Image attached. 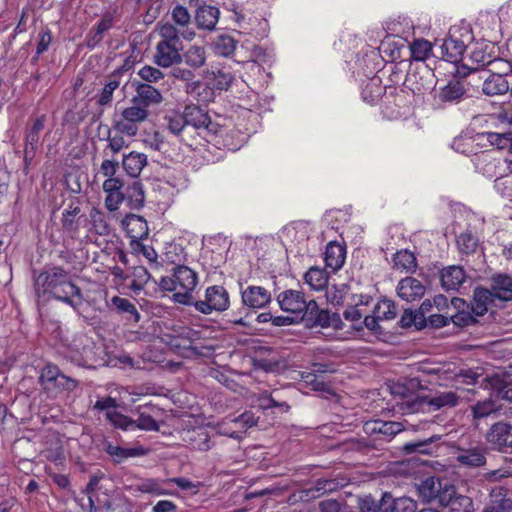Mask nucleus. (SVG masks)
<instances>
[{
	"instance_id": "obj_1",
	"label": "nucleus",
	"mask_w": 512,
	"mask_h": 512,
	"mask_svg": "<svg viewBox=\"0 0 512 512\" xmlns=\"http://www.w3.org/2000/svg\"><path fill=\"white\" fill-rule=\"evenodd\" d=\"M35 289L39 297L49 294L75 311L85 301L81 288L71 280L69 271L61 266H50L43 270L35 279Z\"/></svg>"
},
{
	"instance_id": "obj_2",
	"label": "nucleus",
	"mask_w": 512,
	"mask_h": 512,
	"mask_svg": "<svg viewBox=\"0 0 512 512\" xmlns=\"http://www.w3.org/2000/svg\"><path fill=\"white\" fill-rule=\"evenodd\" d=\"M197 273L185 265H178L173 268L172 277H162L159 286L165 291H175L173 299L183 305H192V292L197 286Z\"/></svg>"
},
{
	"instance_id": "obj_3",
	"label": "nucleus",
	"mask_w": 512,
	"mask_h": 512,
	"mask_svg": "<svg viewBox=\"0 0 512 512\" xmlns=\"http://www.w3.org/2000/svg\"><path fill=\"white\" fill-rule=\"evenodd\" d=\"M487 445L494 451L507 453L512 451V424L500 420L488 428L484 435Z\"/></svg>"
},
{
	"instance_id": "obj_4",
	"label": "nucleus",
	"mask_w": 512,
	"mask_h": 512,
	"mask_svg": "<svg viewBox=\"0 0 512 512\" xmlns=\"http://www.w3.org/2000/svg\"><path fill=\"white\" fill-rule=\"evenodd\" d=\"M230 304L227 290L220 285L210 286L205 291V300L193 301L192 305L202 314H210L212 311L223 312Z\"/></svg>"
},
{
	"instance_id": "obj_5",
	"label": "nucleus",
	"mask_w": 512,
	"mask_h": 512,
	"mask_svg": "<svg viewBox=\"0 0 512 512\" xmlns=\"http://www.w3.org/2000/svg\"><path fill=\"white\" fill-rule=\"evenodd\" d=\"M461 397L454 391L438 392L434 396L416 397L409 402V408L413 411L425 410L426 407L433 411L443 408H454L459 405Z\"/></svg>"
},
{
	"instance_id": "obj_6",
	"label": "nucleus",
	"mask_w": 512,
	"mask_h": 512,
	"mask_svg": "<svg viewBox=\"0 0 512 512\" xmlns=\"http://www.w3.org/2000/svg\"><path fill=\"white\" fill-rule=\"evenodd\" d=\"M187 128L192 127L196 130H203L205 135H215L218 132L219 125L211 121L207 112L197 105H187L183 111Z\"/></svg>"
},
{
	"instance_id": "obj_7",
	"label": "nucleus",
	"mask_w": 512,
	"mask_h": 512,
	"mask_svg": "<svg viewBox=\"0 0 512 512\" xmlns=\"http://www.w3.org/2000/svg\"><path fill=\"white\" fill-rule=\"evenodd\" d=\"M501 407L492 398H486L484 400H478L474 404L469 406L471 426L479 430L481 424L488 418L498 417Z\"/></svg>"
},
{
	"instance_id": "obj_8",
	"label": "nucleus",
	"mask_w": 512,
	"mask_h": 512,
	"mask_svg": "<svg viewBox=\"0 0 512 512\" xmlns=\"http://www.w3.org/2000/svg\"><path fill=\"white\" fill-rule=\"evenodd\" d=\"M132 87L135 90V95L131 102L142 105L147 110L149 107L160 105L164 101L161 91L148 83H142L141 81L134 80L132 82Z\"/></svg>"
},
{
	"instance_id": "obj_9",
	"label": "nucleus",
	"mask_w": 512,
	"mask_h": 512,
	"mask_svg": "<svg viewBox=\"0 0 512 512\" xmlns=\"http://www.w3.org/2000/svg\"><path fill=\"white\" fill-rule=\"evenodd\" d=\"M469 76L482 80V92L486 96L505 95L510 90L509 77L489 75L488 72L470 71Z\"/></svg>"
},
{
	"instance_id": "obj_10",
	"label": "nucleus",
	"mask_w": 512,
	"mask_h": 512,
	"mask_svg": "<svg viewBox=\"0 0 512 512\" xmlns=\"http://www.w3.org/2000/svg\"><path fill=\"white\" fill-rule=\"evenodd\" d=\"M488 447L477 444L469 448L458 447L456 461L469 468L483 467L487 462Z\"/></svg>"
},
{
	"instance_id": "obj_11",
	"label": "nucleus",
	"mask_w": 512,
	"mask_h": 512,
	"mask_svg": "<svg viewBox=\"0 0 512 512\" xmlns=\"http://www.w3.org/2000/svg\"><path fill=\"white\" fill-rule=\"evenodd\" d=\"M183 45L157 43L154 62L162 67L168 68L182 62L181 51Z\"/></svg>"
},
{
	"instance_id": "obj_12",
	"label": "nucleus",
	"mask_w": 512,
	"mask_h": 512,
	"mask_svg": "<svg viewBox=\"0 0 512 512\" xmlns=\"http://www.w3.org/2000/svg\"><path fill=\"white\" fill-rule=\"evenodd\" d=\"M489 291L496 302L512 301V277L508 274H494L489 279Z\"/></svg>"
},
{
	"instance_id": "obj_13",
	"label": "nucleus",
	"mask_w": 512,
	"mask_h": 512,
	"mask_svg": "<svg viewBox=\"0 0 512 512\" xmlns=\"http://www.w3.org/2000/svg\"><path fill=\"white\" fill-rule=\"evenodd\" d=\"M277 302L283 311L298 318L299 314L303 312L306 299L302 291L289 289L278 294Z\"/></svg>"
},
{
	"instance_id": "obj_14",
	"label": "nucleus",
	"mask_w": 512,
	"mask_h": 512,
	"mask_svg": "<svg viewBox=\"0 0 512 512\" xmlns=\"http://www.w3.org/2000/svg\"><path fill=\"white\" fill-rule=\"evenodd\" d=\"M122 227L131 239L130 245L145 239L149 234L147 221L142 216L136 214H127L122 220Z\"/></svg>"
},
{
	"instance_id": "obj_15",
	"label": "nucleus",
	"mask_w": 512,
	"mask_h": 512,
	"mask_svg": "<svg viewBox=\"0 0 512 512\" xmlns=\"http://www.w3.org/2000/svg\"><path fill=\"white\" fill-rule=\"evenodd\" d=\"M439 504L443 507H449L451 511H459L464 503L469 502V498L458 495L454 485H451L448 481H443L441 484V490L436 494V498Z\"/></svg>"
},
{
	"instance_id": "obj_16",
	"label": "nucleus",
	"mask_w": 512,
	"mask_h": 512,
	"mask_svg": "<svg viewBox=\"0 0 512 512\" xmlns=\"http://www.w3.org/2000/svg\"><path fill=\"white\" fill-rule=\"evenodd\" d=\"M244 305L254 309L265 307L271 301V293L261 286H248L241 292Z\"/></svg>"
},
{
	"instance_id": "obj_17",
	"label": "nucleus",
	"mask_w": 512,
	"mask_h": 512,
	"mask_svg": "<svg viewBox=\"0 0 512 512\" xmlns=\"http://www.w3.org/2000/svg\"><path fill=\"white\" fill-rule=\"evenodd\" d=\"M490 306H496V300L488 287L477 286L473 291V299L470 302V309L476 316H483L488 312Z\"/></svg>"
},
{
	"instance_id": "obj_18",
	"label": "nucleus",
	"mask_w": 512,
	"mask_h": 512,
	"mask_svg": "<svg viewBox=\"0 0 512 512\" xmlns=\"http://www.w3.org/2000/svg\"><path fill=\"white\" fill-rule=\"evenodd\" d=\"M425 286L414 277H406L400 280L397 286V294L407 302L421 299L425 295Z\"/></svg>"
},
{
	"instance_id": "obj_19",
	"label": "nucleus",
	"mask_w": 512,
	"mask_h": 512,
	"mask_svg": "<svg viewBox=\"0 0 512 512\" xmlns=\"http://www.w3.org/2000/svg\"><path fill=\"white\" fill-rule=\"evenodd\" d=\"M220 11L217 7L202 4L195 12V23L198 29L212 31L219 20Z\"/></svg>"
},
{
	"instance_id": "obj_20",
	"label": "nucleus",
	"mask_w": 512,
	"mask_h": 512,
	"mask_svg": "<svg viewBox=\"0 0 512 512\" xmlns=\"http://www.w3.org/2000/svg\"><path fill=\"white\" fill-rule=\"evenodd\" d=\"M466 278L467 275L463 267L457 265L443 268L440 273L442 287L447 291H457Z\"/></svg>"
},
{
	"instance_id": "obj_21",
	"label": "nucleus",
	"mask_w": 512,
	"mask_h": 512,
	"mask_svg": "<svg viewBox=\"0 0 512 512\" xmlns=\"http://www.w3.org/2000/svg\"><path fill=\"white\" fill-rule=\"evenodd\" d=\"M465 50L466 45L464 41L454 37L451 32L441 45L442 57L451 63L458 62Z\"/></svg>"
},
{
	"instance_id": "obj_22",
	"label": "nucleus",
	"mask_w": 512,
	"mask_h": 512,
	"mask_svg": "<svg viewBox=\"0 0 512 512\" xmlns=\"http://www.w3.org/2000/svg\"><path fill=\"white\" fill-rule=\"evenodd\" d=\"M123 68H117L108 77L102 91L97 96L98 105L105 107L111 105L113 92L120 86Z\"/></svg>"
},
{
	"instance_id": "obj_23",
	"label": "nucleus",
	"mask_w": 512,
	"mask_h": 512,
	"mask_svg": "<svg viewBox=\"0 0 512 512\" xmlns=\"http://www.w3.org/2000/svg\"><path fill=\"white\" fill-rule=\"evenodd\" d=\"M395 501L390 493H384L379 502L371 497H366L360 504V509L364 512H395Z\"/></svg>"
},
{
	"instance_id": "obj_24",
	"label": "nucleus",
	"mask_w": 512,
	"mask_h": 512,
	"mask_svg": "<svg viewBox=\"0 0 512 512\" xmlns=\"http://www.w3.org/2000/svg\"><path fill=\"white\" fill-rule=\"evenodd\" d=\"M346 257L345 248L337 242H330L325 251L326 267L333 272L338 271L344 264Z\"/></svg>"
},
{
	"instance_id": "obj_25",
	"label": "nucleus",
	"mask_w": 512,
	"mask_h": 512,
	"mask_svg": "<svg viewBox=\"0 0 512 512\" xmlns=\"http://www.w3.org/2000/svg\"><path fill=\"white\" fill-rule=\"evenodd\" d=\"M159 34L161 36V40L159 43L165 44H176L182 45V41L180 39V35L188 40H191L195 36V32L193 31H182L180 32L174 25L170 23H166L160 27Z\"/></svg>"
},
{
	"instance_id": "obj_26",
	"label": "nucleus",
	"mask_w": 512,
	"mask_h": 512,
	"mask_svg": "<svg viewBox=\"0 0 512 512\" xmlns=\"http://www.w3.org/2000/svg\"><path fill=\"white\" fill-rule=\"evenodd\" d=\"M147 165V156L144 153L130 152L125 155L122 160L123 169L131 177H138Z\"/></svg>"
},
{
	"instance_id": "obj_27",
	"label": "nucleus",
	"mask_w": 512,
	"mask_h": 512,
	"mask_svg": "<svg viewBox=\"0 0 512 512\" xmlns=\"http://www.w3.org/2000/svg\"><path fill=\"white\" fill-rule=\"evenodd\" d=\"M466 93V89L462 82L458 80L450 81L439 91L438 97L443 103H458Z\"/></svg>"
},
{
	"instance_id": "obj_28",
	"label": "nucleus",
	"mask_w": 512,
	"mask_h": 512,
	"mask_svg": "<svg viewBox=\"0 0 512 512\" xmlns=\"http://www.w3.org/2000/svg\"><path fill=\"white\" fill-rule=\"evenodd\" d=\"M186 92L199 103L207 104L214 100V89L199 80L186 84Z\"/></svg>"
},
{
	"instance_id": "obj_29",
	"label": "nucleus",
	"mask_w": 512,
	"mask_h": 512,
	"mask_svg": "<svg viewBox=\"0 0 512 512\" xmlns=\"http://www.w3.org/2000/svg\"><path fill=\"white\" fill-rule=\"evenodd\" d=\"M483 512H512V499L506 497L502 488L492 490Z\"/></svg>"
},
{
	"instance_id": "obj_30",
	"label": "nucleus",
	"mask_w": 512,
	"mask_h": 512,
	"mask_svg": "<svg viewBox=\"0 0 512 512\" xmlns=\"http://www.w3.org/2000/svg\"><path fill=\"white\" fill-rule=\"evenodd\" d=\"M470 71L488 72L489 75L511 77L512 64L503 58L493 57L486 68L475 67L471 68Z\"/></svg>"
},
{
	"instance_id": "obj_31",
	"label": "nucleus",
	"mask_w": 512,
	"mask_h": 512,
	"mask_svg": "<svg viewBox=\"0 0 512 512\" xmlns=\"http://www.w3.org/2000/svg\"><path fill=\"white\" fill-rule=\"evenodd\" d=\"M182 55V61L191 69H199L206 63L205 49L198 45H192Z\"/></svg>"
},
{
	"instance_id": "obj_32",
	"label": "nucleus",
	"mask_w": 512,
	"mask_h": 512,
	"mask_svg": "<svg viewBox=\"0 0 512 512\" xmlns=\"http://www.w3.org/2000/svg\"><path fill=\"white\" fill-rule=\"evenodd\" d=\"M440 439V436L433 435L430 438L424 439V440H417L412 441L409 443H406L402 447V452L405 455H410L414 453H420V454H432L433 453V447L432 444Z\"/></svg>"
},
{
	"instance_id": "obj_33",
	"label": "nucleus",
	"mask_w": 512,
	"mask_h": 512,
	"mask_svg": "<svg viewBox=\"0 0 512 512\" xmlns=\"http://www.w3.org/2000/svg\"><path fill=\"white\" fill-rule=\"evenodd\" d=\"M188 443L193 450L208 451L212 448L213 443L210 435L204 429L193 430L188 432Z\"/></svg>"
},
{
	"instance_id": "obj_34",
	"label": "nucleus",
	"mask_w": 512,
	"mask_h": 512,
	"mask_svg": "<svg viewBox=\"0 0 512 512\" xmlns=\"http://www.w3.org/2000/svg\"><path fill=\"white\" fill-rule=\"evenodd\" d=\"M258 407L265 411L271 408H278L281 413H286L290 410V406L285 401L277 400L272 393L263 391L256 396Z\"/></svg>"
},
{
	"instance_id": "obj_35",
	"label": "nucleus",
	"mask_w": 512,
	"mask_h": 512,
	"mask_svg": "<svg viewBox=\"0 0 512 512\" xmlns=\"http://www.w3.org/2000/svg\"><path fill=\"white\" fill-rule=\"evenodd\" d=\"M305 282L314 290H322L327 286L328 274L324 269L311 267L304 276Z\"/></svg>"
},
{
	"instance_id": "obj_36",
	"label": "nucleus",
	"mask_w": 512,
	"mask_h": 512,
	"mask_svg": "<svg viewBox=\"0 0 512 512\" xmlns=\"http://www.w3.org/2000/svg\"><path fill=\"white\" fill-rule=\"evenodd\" d=\"M125 199L131 209H140L145 202L143 186L140 182L135 181L127 187Z\"/></svg>"
},
{
	"instance_id": "obj_37",
	"label": "nucleus",
	"mask_w": 512,
	"mask_h": 512,
	"mask_svg": "<svg viewBox=\"0 0 512 512\" xmlns=\"http://www.w3.org/2000/svg\"><path fill=\"white\" fill-rule=\"evenodd\" d=\"M394 268L413 273L417 268L415 255L408 250H401L394 254Z\"/></svg>"
},
{
	"instance_id": "obj_38",
	"label": "nucleus",
	"mask_w": 512,
	"mask_h": 512,
	"mask_svg": "<svg viewBox=\"0 0 512 512\" xmlns=\"http://www.w3.org/2000/svg\"><path fill=\"white\" fill-rule=\"evenodd\" d=\"M111 302L119 312L127 314V320L135 323L139 322L140 315L136 309V306L130 300L119 296H114L111 299Z\"/></svg>"
},
{
	"instance_id": "obj_39",
	"label": "nucleus",
	"mask_w": 512,
	"mask_h": 512,
	"mask_svg": "<svg viewBox=\"0 0 512 512\" xmlns=\"http://www.w3.org/2000/svg\"><path fill=\"white\" fill-rule=\"evenodd\" d=\"M167 486V479H146L138 485V490L143 493L153 494L156 496L170 494L165 488Z\"/></svg>"
},
{
	"instance_id": "obj_40",
	"label": "nucleus",
	"mask_w": 512,
	"mask_h": 512,
	"mask_svg": "<svg viewBox=\"0 0 512 512\" xmlns=\"http://www.w3.org/2000/svg\"><path fill=\"white\" fill-rule=\"evenodd\" d=\"M130 277L131 282L129 284V288L133 292L138 293L144 288V286L150 280L151 275L144 266H136L134 267Z\"/></svg>"
},
{
	"instance_id": "obj_41",
	"label": "nucleus",
	"mask_w": 512,
	"mask_h": 512,
	"mask_svg": "<svg viewBox=\"0 0 512 512\" xmlns=\"http://www.w3.org/2000/svg\"><path fill=\"white\" fill-rule=\"evenodd\" d=\"M81 209L78 205L71 204L69 209L63 212L62 216V227L68 233H75L78 231L77 217L80 214Z\"/></svg>"
},
{
	"instance_id": "obj_42",
	"label": "nucleus",
	"mask_w": 512,
	"mask_h": 512,
	"mask_svg": "<svg viewBox=\"0 0 512 512\" xmlns=\"http://www.w3.org/2000/svg\"><path fill=\"white\" fill-rule=\"evenodd\" d=\"M45 116L37 118L33 123L32 127L26 134L25 146L30 148L29 152L32 150H37L40 132L44 129Z\"/></svg>"
},
{
	"instance_id": "obj_43",
	"label": "nucleus",
	"mask_w": 512,
	"mask_h": 512,
	"mask_svg": "<svg viewBox=\"0 0 512 512\" xmlns=\"http://www.w3.org/2000/svg\"><path fill=\"white\" fill-rule=\"evenodd\" d=\"M491 48L489 44L481 43L477 44L471 52V60L477 64L478 68H486L493 58L492 54L488 51Z\"/></svg>"
},
{
	"instance_id": "obj_44",
	"label": "nucleus",
	"mask_w": 512,
	"mask_h": 512,
	"mask_svg": "<svg viewBox=\"0 0 512 512\" xmlns=\"http://www.w3.org/2000/svg\"><path fill=\"white\" fill-rule=\"evenodd\" d=\"M121 116L129 122L141 123L149 117V110L142 105L132 103V106L125 108L121 112Z\"/></svg>"
},
{
	"instance_id": "obj_45",
	"label": "nucleus",
	"mask_w": 512,
	"mask_h": 512,
	"mask_svg": "<svg viewBox=\"0 0 512 512\" xmlns=\"http://www.w3.org/2000/svg\"><path fill=\"white\" fill-rule=\"evenodd\" d=\"M78 386V381L72 377L66 376L64 373L58 376L57 380L51 384L46 391L53 393L72 392Z\"/></svg>"
},
{
	"instance_id": "obj_46",
	"label": "nucleus",
	"mask_w": 512,
	"mask_h": 512,
	"mask_svg": "<svg viewBox=\"0 0 512 512\" xmlns=\"http://www.w3.org/2000/svg\"><path fill=\"white\" fill-rule=\"evenodd\" d=\"M457 247L462 254H473L478 247V239L470 232L461 233L456 239Z\"/></svg>"
},
{
	"instance_id": "obj_47",
	"label": "nucleus",
	"mask_w": 512,
	"mask_h": 512,
	"mask_svg": "<svg viewBox=\"0 0 512 512\" xmlns=\"http://www.w3.org/2000/svg\"><path fill=\"white\" fill-rule=\"evenodd\" d=\"M442 480L435 477H428L419 486V492L427 500L435 499L439 489L441 490Z\"/></svg>"
},
{
	"instance_id": "obj_48",
	"label": "nucleus",
	"mask_w": 512,
	"mask_h": 512,
	"mask_svg": "<svg viewBox=\"0 0 512 512\" xmlns=\"http://www.w3.org/2000/svg\"><path fill=\"white\" fill-rule=\"evenodd\" d=\"M403 424L395 421H375L373 423V432L392 437L403 431Z\"/></svg>"
},
{
	"instance_id": "obj_49",
	"label": "nucleus",
	"mask_w": 512,
	"mask_h": 512,
	"mask_svg": "<svg viewBox=\"0 0 512 512\" xmlns=\"http://www.w3.org/2000/svg\"><path fill=\"white\" fill-rule=\"evenodd\" d=\"M165 120L167 121L168 130L177 136L188 129L183 113L172 112L165 117Z\"/></svg>"
},
{
	"instance_id": "obj_50",
	"label": "nucleus",
	"mask_w": 512,
	"mask_h": 512,
	"mask_svg": "<svg viewBox=\"0 0 512 512\" xmlns=\"http://www.w3.org/2000/svg\"><path fill=\"white\" fill-rule=\"evenodd\" d=\"M373 313L377 314L381 320H391L397 315V307L393 301L384 299L374 307Z\"/></svg>"
},
{
	"instance_id": "obj_51",
	"label": "nucleus",
	"mask_w": 512,
	"mask_h": 512,
	"mask_svg": "<svg viewBox=\"0 0 512 512\" xmlns=\"http://www.w3.org/2000/svg\"><path fill=\"white\" fill-rule=\"evenodd\" d=\"M410 49L416 61H424L432 51V44L428 40L417 39L411 44Z\"/></svg>"
},
{
	"instance_id": "obj_52",
	"label": "nucleus",
	"mask_w": 512,
	"mask_h": 512,
	"mask_svg": "<svg viewBox=\"0 0 512 512\" xmlns=\"http://www.w3.org/2000/svg\"><path fill=\"white\" fill-rule=\"evenodd\" d=\"M341 319L339 314L330 313L328 310L320 309L317 317L314 318L312 322V327L321 326V327H329L333 326L335 328L338 327V323H340Z\"/></svg>"
},
{
	"instance_id": "obj_53",
	"label": "nucleus",
	"mask_w": 512,
	"mask_h": 512,
	"mask_svg": "<svg viewBox=\"0 0 512 512\" xmlns=\"http://www.w3.org/2000/svg\"><path fill=\"white\" fill-rule=\"evenodd\" d=\"M90 218L92 226L98 235H108L110 233V226L102 211L93 208L90 212Z\"/></svg>"
},
{
	"instance_id": "obj_54",
	"label": "nucleus",
	"mask_w": 512,
	"mask_h": 512,
	"mask_svg": "<svg viewBox=\"0 0 512 512\" xmlns=\"http://www.w3.org/2000/svg\"><path fill=\"white\" fill-rule=\"evenodd\" d=\"M236 40L229 35H220L214 42L215 50L222 56L231 55L236 48Z\"/></svg>"
},
{
	"instance_id": "obj_55",
	"label": "nucleus",
	"mask_w": 512,
	"mask_h": 512,
	"mask_svg": "<svg viewBox=\"0 0 512 512\" xmlns=\"http://www.w3.org/2000/svg\"><path fill=\"white\" fill-rule=\"evenodd\" d=\"M486 138L491 145L496 146L498 149L509 148L511 150L512 132H488L486 133Z\"/></svg>"
},
{
	"instance_id": "obj_56",
	"label": "nucleus",
	"mask_w": 512,
	"mask_h": 512,
	"mask_svg": "<svg viewBox=\"0 0 512 512\" xmlns=\"http://www.w3.org/2000/svg\"><path fill=\"white\" fill-rule=\"evenodd\" d=\"M87 504L81 503L83 507H88L91 512H97L99 510H109L111 507L109 498L107 495H103V498L99 497V493H92L91 495H86Z\"/></svg>"
},
{
	"instance_id": "obj_57",
	"label": "nucleus",
	"mask_w": 512,
	"mask_h": 512,
	"mask_svg": "<svg viewBox=\"0 0 512 512\" xmlns=\"http://www.w3.org/2000/svg\"><path fill=\"white\" fill-rule=\"evenodd\" d=\"M476 315L473 314L471 309H463L455 314L449 315V318L453 324L459 327H466L476 324L478 321Z\"/></svg>"
},
{
	"instance_id": "obj_58",
	"label": "nucleus",
	"mask_w": 512,
	"mask_h": 512,
	"mask_svg": "<svg viewBox=\"0 0 512 512\" xmlns=\"http://www.w3.org/2000/svg\"><path fill=\"white\" fill-rule=\"evenodd\" d=\"M106 452L112 457H114L116 462H120L123 459L135 457L142 454L140 450L137 448H122L111 444L107 446Z\"/></svg>"
},
{
	"instance_id": "obj_59",
	"label": "nucleus",
	"mask_w": 512,
	"mask_h": 512,
	"mask_svg": "<svg viewBox=\"0 0 512 512\" xmlns=\"http://www.w3.org/2000/svg\"><path fill=\"white\" fill-rule=\"evenodd\" d=\"M139 77L142 79V83L156 84L164 79V74L158 68L146 65L138 71Z\"/></svg>"
},
{
	"instance_id": "obj_60",
	"label": "nucleus",
	"mask_w": 512,
	"mask_h": 512,
	"mask_svg": "<svg viewBox=\"0 0 512 512\" xmlns=\"http://www.w3.org/2000/svg\"><path fill=\"white\" fill-rule=\"evenodd\" d=\"M107 419L117 428L133 430L136 421L118 412H107Z\"/></svg>"
},
{
	"instance_id": "obj_61",
	"label": "nucleus",
	"mask_w": 512,
	"mask_h": 512,
	"mask_svg": "<svg viewBox=\"0 0 512 512\" xmlns=\"http://www.w3.org/2000/svg\"><path fill=\"white\" fill-rule=\"evenodd\" d=\"M62 374L61 370L56 365L47 364L40 375L41 385L45 390L51 387V384L57 380L58 376Z\"/></svg>"
},
{
	"instance_id": "obj_62",
	"label": "nucleus",
	"mask_w": 512,
	"mask_h": 512,
	"mask_svg": "<svg viewBox=\"0 0 512 512\" xmlns=\"http://www.w3.org/2000/svg\"><path fill=\"white\" fill-rule=\"evenodd\" d=\"M84 338H85V344L83 346V351L81 352L80 359H78L76 361H77V364L80 366L90 367L95 362V353L93 351L95 348V345L87 337H84Z\"/></svg>"
},
{
	"instance_id": "obj_63",
	"label": "nucleus",
	"mask_w": 512,
	"mask_h": 512,
	"mask_svg": "<svg viewBox=\"0 0 512 512\" xmlns=\"http://www.w3.org/2000/svg\"><path fill=\"white\" fill-rule=\"evenodd\" d=\"M213 75L214 86L218 90H227L234 80L233 74L225 69H219L217 72H213Z\"/></svg>"
},
{
	"instance_id": "obj_64",
	"label": "nucleus",
	"mask_w": 512,
	"mask_h": 512,
	"mask_svg": "<svg viewBox=\"0 0 512 512\" xmlns=\"http://www.w3.org/2000/svg\"><path fill=\"white\" fill-rule=\"evenodd\" d=\"M497 396L505 401L512 403V384L505 381L504 378H497L493 384Z\"/></svg>"
}]
</instances>
